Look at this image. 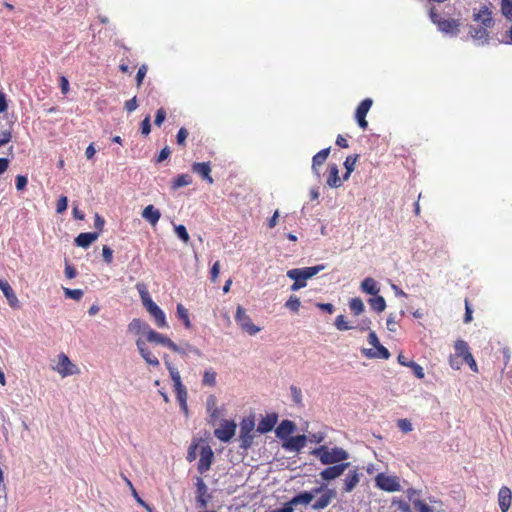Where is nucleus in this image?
I'll return each instance as SVG.
<instances>
[{"instance_id": "nucleus-19", "label": "nucleus", "mask_w": 512, "mask_h": 512, "mask_svg": "<svg viewBox=\"0 0 512 512\" xmlns=\"http://www.w3.org/2000/svg\"><path fill=\"white\" fill-rule=\"evenodd\" d=\"M296 430V424L288 419L282 420L275 429V435L277 438L285 441L289 438L292 433Z\"/></svg>"}, {"instance_id": "nucleus-10", "label": "nucleus", "mask_w": 512, "mask_h": 512, "mask_svg": "<svg viewBox=\"0 0 512 512\" xmlns=\"http://www.w3.org/2000/svg\"><path fill=\"white\" fill-rule=\"evenodd\" d=\"M214 461V452L209 445L202 446L200 449V459L197 470L200 474L207 472Z\"/></svg>"}, {"instance_id": "nucleus-62", "label": "nucleus", "mask_w": 512, "mask_h": 512, "mask_svg": "<svg viewBox=\"0 0 512 512\" xmlns=\"http://www.w3.org/2000/svg\"><path fill=\"white\" fill-rule=\"evenodd\" d=\"M170 154H171V150H170V148H169L168 146L164 147V148L160 151V153H159V155H158V157H157V159H156V162H157V163H161V162H163L164 160H166V159L169 157V155H170Z\"/></svg>"}, {"instance_id": "nucleus-29", "label": "nucleus", "mask_w": 512, "mask_h": 512, "mask_svg": "<svg viewBox=\"0 0 512 512\" xmlns=\"http://www.w3.org/2000/svg\"><path fill=\"white\" fill-rule=\"evenodd\" d=\"M142 217L152 226H155L161 217V213L153 205H148L143 209Z\"/></svg>"}, {"instance_id": "nucleus-22", "label": "nucleus", "mask_w": 512, "mask_h": 512, "mask_svg": "<svg viewBox=\"0 0 512 512\" xmlns=\"http://www.w3.org/2000/svg\"><path fill=\"white\" fill-rule=\"evenodd\" d=\"M512 492L507 486L500 488L498 492V504L501 512H507L511 506Z\"/></svg>"}, {"instance_id": "nucleus-25", "label": "nucleus", "mask_w": 512, "mask_h": 512, "mask_svg": "<svg viewBox=\"0 0 512 512\" xmlns=\"http://www.w3.org/2000/svg\"><path fill=\"white\" fill-rule=\"evenodd\" d=\"M75 365L70 361V359L64 354L59 355V362H58V372L62 376H69L74 374Z\"/></svg>"}, {"instance_id": "nucleus-54", "label": "nucleus", "mask_w": 512, "mask_h": 512, "mask_svg": "<svg viewBox=\"0 0 512 512\" xmlns=\"http://www.w3.org/2000/svg\"><path fill=\"white\" fill-rule=\"evenodd\" d=\"M397 323H398V320L396 319L395 314H393V313L389 314V316L387 317V321H386L387 329L391 332H395Z\"/></svg>"}, {"instance_id": "nucleus-2", "label": "nucleus", "mask_w": 512, "mask_h": 512, "mask_svg": "<svg viewBox=\"0 0 512 512\" xmlns=\"http://www.w3.org/2000/svg\"><path fill=\"white\" fill-rule=\"evenodd\" d=\"M325 269V265L320 264L316 266L303 267V268H293L287 271V277L291 280H294V283L291 285V291H298L306 286V281L311 279L319 272Z\"/></svg>"}, {"instance_id": "nucleus-37", "label": "nucleus", "mask_w": 512, "mask_h": 512, "mask_svg": "<svg viewBox=\"0 0 512 512\" xmlns=\"http://www.w3.org/2000/svg\"><path fill=\"white\" fill-rule=\"evenodd\" d=\"M454 349L457 357L466 358V355L471 354L467 342L464 340H457L454 344Z\"/></svg>"}, {"instance_id": "nucleus-1", "label": "nucleus", "mask_w": 512, "mask_h": 512, "mask_svg": "<svg viewBox=\"0 0 512 512\" xmlns=\"http://www.w3.org/2000/svg\"><path fill=\"white\" fill-rule=\"evenodd\" d=\"M311 454L317 457L323 465H333L345 463L349 458V453L341 447H333L328 449L327 446L321 445L314 448Z\"/></svg>"}, {"instance_id": "nucleus-42", "label": "nucleus", "mask_w": 512, "mask_h": 512, "mask_svg": "<svg viewBox=\"0 0 512 512\" xmlns=\"http://www.w3.org/2000/svg\"><path fill=\"white\" fill-rule=\"evenodd\" d=\"M175 234L177 237L182 240L184 243H187L190 239L188 231L186 227L182 224L175 225L174 227Z\"/></svg>"}, {"instance_id": "nucleus-41", "label": "nucleus", "mask_w": 512, "mask_h": 512, "mask_svg": "<svg viewBox=\"0 0 512 512\" xmlns=\"http://www.w3.org/2000/svg\"><path fill=\"white\" fill-rule=\"evenodd\" d=\"M501 13L506 19L512 20V0H501Z\"/></svg>"}, {"instance_id": "nucleus-32", "label": "nucleus", "mask_w": 512, "mask_h": 512, "mask_svg": "<svg viewBox=\"0 0 512 512\" xmlns=\"http://www.w3.org/2000/svg\"><path fill=\"white\" fill-rule=\"evenodd\" d=\"M329 153H330V147L322 149L321 151H319L317 154H315L313 156V159H312V170L317 175H319L317 167L321 166L326 161V159L329 156Z\"/></svg>"}, {"instance_id": "nucleus-23", "label": "nucleus", "mask_w": 512, "mask_h": 512, "mask_svg": "<svg viewBox=\"0 0 512 512\" xmlns=\"http://www.w3.org/2000/svg\"><path fill=\"white\" fill-rule=\"evenodd\" d=\"M0 290L3 292L5 298L7 299L9 305L12 308L19 307L18 298L14 290L6 280L0 279Z\"/></svg>"}, {"instance_id": "nucleus-47", "label": "nucleus", "mask_w": 512, "mask_h": 512, "mask_svg": "<svg viewBox=\"0 0 512 512\" xmlns=\"http://www.w3.org/2000/svg\"><path fill=\"white\" fill-rule=\"evenodd\" d=\"M181 347V352H178L179 354H182V355H187L189 353H192L196 356H201L202 355V352L200 349L190 345V344H185L184 346H180Z\"/></svg>"}, {"instance_id": "nucleus-48", "label": "nucleus", "mask_w": 512, "mask_h": 512, "mask_svg": "<svg viewBox=\"0 0 512 512\" xmlns=\"http://www.w3.org/2000/svg\"><path fill=\"white\" fill-rule=\"evenodd\" d=\"M290 391H291V397H292L293 402L297 405H301L302 404L301 389L296 386H291Z\"/></svg>"}, {"instance_id": "nucleus-45", "label": "nucleus", "mask_w": 512, "mask_h": 512, "mask_svg": "<svg viewBox=\"0 0 512 512\" xmlns=\"http://www.w3.org/2000/svg\"><path fill=\"white\" fill-rule=\"evenodd\" d=\"M127 481V484L131 487V490H132V495L134 497V499L136 500V502L141 505L142 507H144L148 512H152V507L147 504L140 496L139 494L137 493V491L134 489L132 483L129 481V480H126Z\"/></svg>"}, {"instance_id": "nucleus-26", "label": "nucleus", "mask_w": 512, "mask_h": 512, "mask_svg": "<svg viewBox=\"0 0 512 512\" xmlns=\"http://www.w3.org/2000/svg\"><path fill=\"white\" fill-rule=\"evenodd\" d=\"M152 328L149 324L141 319H133L128 325V331L134 334H145L146 337L149 335V331Z\"/></svg>"}, {"instance_id": "nucleus-18", "label": "nucleus", "mask_w": 512, "mask_h": 512, "mask_svg": "<svg viewBox=\"0 0 512 512\" xmlns=\"http://www.w3.org/2000/svg\"><path fill=\"white\" fill-rule=\"evenodd\" d=\"M137 349L141 355V357L145 360V362L153 367L159 366V360L157 357L148 349L146 342L141 338L136 340Z\"/></svg>"}, {"instance_id": "nucleus-49", "label": "nucleus", "mask_w": 512, "mask_h": 512, "mask_svg": "<svg viewBox=\"0 0 512 512\" xmlns=\"http://www.w3.org/2000/svg\"><path fill=\"white\" fill-rule=\"evenodd\" d=\"M413 505L418 510V512H434L427 503L420 499L413 500Z\"/></svg>"}, {"instance_id": "nucleus-5", "label": "nucleus", "mask_w": 512, "mask_h": 512, "mask_svg": "<svg viewBox=\"0 0 512 512\" xmlns=\"http://www.w3.org/2000/svg\"><path fill=\"white\" fill-rule=\"evenodd\" d=\"M492 8L493 5L489 1L481 4L479 8H474L472 14L473 20L480 23L482 25L481 27L492 28L495 25Z\"/></svg>"}, {"instance_id": "nucleus-3", "label": "nucleus", "mask_w": 512, "mask_h": 512, "mask_svg": "<svg viewBox=\"0 0 512 512\" xmlns=\"http://www.w3.org/2000/svg\"><path fill=\"white\" fill-rule=\"evenodd\" d=\"M430 19L433 24L437 25L439 31L444 34H447L451 37H455L459 33L460 21L456 19H445L442 18L436 11L432 8L429 13Z\"/></svg>"}, {"instance_id": "nucleus-58", "label": "nucleus", "mask_w": 512, "mask_h": 512, "mask_svg": "<svg viewBox=\"0 0 512 512\" xmlns=\"http://www.w3.org/2000/svg\"><path fill=\"white\" fill-rule=\"evenodd\" d=\"M166 118V111L163 108H160L156 112L154 124L156 126H161V124L164 122Z\"/></svg>"}, {"instance_id": "nucleus-16", "label": "nucleus", "mask_w": 512, "mask_h": 512, "mask_svg": "<svg viewBox=\"0 0 512 512\" xmlns=\"http://www.w3.org/2000/svg\"><path fill=\"white\" fill-rule=\"evenodd\" d=\"M372 99H364L357 107L355 112V118L360 128H367L368 122L366 121V115L372 106Z\"/></svg>"}, {"instance_id": "nucleus-20", "label": "nucleus", "mask_w": 512, "mask_h": 512, "mask_svg": "<svg viewBox=\"0 0 512 512\" xmlns=\"http://www.w3.org/2000/svg\"><path fill=\"white\" fill-rule=\"evenodd\" d=\"M191 170L209 184H213L214 180L211 177V166L209 162H194L191 166Z\"/></svg>"}, {"instance_id": "nucleus-60", "label": "nucleus", "mask_w": 512, "mask_h": 512, "mask_svg": "<svg viewBox=\"0 0 512 512\" xmlns=\"http://www.w3.org/2000/svg\"><path fill=\"white\" fill-rule=\"evenodd\" d=\"M393 505H397L401 512H411L410 505L403 500H394Z\"/></svg>"}, {"instance_id": "nucleus-30", "label": "nucleus", "mask_w": 512, "mask_h": 512, "mask_svg": "<svg viewBox=\"0 0 512 512\" xmlns=\"http://www.w3.org/2000/svg\"><path fill=\"white\" fill-rule=\"evenodd\" d=\"M312 500H313L312 493H310L309 491H301V492L297 493L296 495H294L289 501H290V504L294 507L299 504L308 505L311 503Z\"/></svg>"}, {"instance_id": "nucleus-34", "label": "nucleus", "mask_w": 512, "mask_h": 512, "mask_svg": "<svg viewBox=\"0 0 512 512\" xmlns=\"http://www.w3.org/2000/svg\"><path fill=\"white\" fill-rule=\"evenodd\" d=\"M176 315L187 329L191 328L192 324L189 318L188 310L181 303L177 304Z\"/></svg>"}, {"instance_id": "nucleus-64", "label": "nucleus", "mask_w": 512, "mask_h": 512, "mask_svg": "<svg viewBox=\"0 0 512 512\" xmlns=\"http://www.w3.org/2000/svg\"><path fill=\"white\" fill-rule=\"evenodd\" d=\"M271 512H294L293 506L290 504V501L283 504L282 507L276 508L272 510Z\"/></svg>"}, {"instance_id": "nucleus-8", "label": "nucleus", "mask_w": 512, "mask_h": 512, "mask_svg": "<svg viewBox=\"0 0 512 512\" xmlns=\"http://www.w3.org/2000/svg\"><path fill=\"white\" fill-rule=\"evenodd\" d=\"M375 482L378 488L387 492H396L401 490L399 480L396 476L379 473L375 477Z\"/></svg>"}, {"instance_id": "nucleus-27", "label": "nucleus", "mask_w": 512, "mask_h": 512, "mask_svg": "<svg viewBox=\"0 0 512 512\" xmlns=\"http://www.w3.org/2000/svg\"><path fill=\"white\" fill-rule=\"evenodd\" d=\"M360 481V474L357 469L349 470L344 479V487L343 490L346 493H349L355 489Z\"/></svg>"}, {"instance_id": "nucleus-35", "label": "nucleus", "mask_w": 512, "mask_h": 512, "mask_svg": "<svg viewBox=\"0 0 512 512\" xmlns=\"http://www.w3.org/2000/svg\"><path fill=\"white\" fill-rule=\"evenodd\" d=\"M192 183V178L188 174H179L173 179L172 189L176 190L184 186H188Z\"/></svg>"}, {"instance_id": "nucleus-33", "label": "nucleus", "mask_w": 512, "mask_h": 512, "mask_svg": "<svg viewBox=\"0 0 512 512\" xmlns=\"http://www.w3.org/2000/svg\"><path fill=\"white\" fill-rule=\"evenodd\" d=\"M369 305L371 306L372 310H374L377 313H381L386 309V301L384 297L380 295H374V297L370 298L368 300Z\"/></svg>"}, {"instance_id": "nucleus-7", "label": "nucleus", "mask_w": 512, "mask_h": 512, "mask_svg": "<svg viewBox=\"0 0 512 512\" xmlns=\"http://www.w3.org/2000/svg\"><path fill=\"white\" fill-rule=\"evenodd\" d=\"M237 424L234 420H222L219 427L214 430V436L221 442H229L236 433Z\"/></svg>"}, {"instance_id": "nucleus-28", "label": "nucleus", "mask_w": 512, "mask_h": 512, "mask_svg": "<svg viewBox=\"0 0 512 512\" xmlns=\"http://www.w3.org/2000/svg\"><path fill=\"white\" fill-rule=\"evenodd\" d=\"M360 289L368 295H377L380 292L379 283L372 277H366L360 284Z\"/></svg>"}, {"instance_id": "nucleus-44", "label": "nucleus", "mask_w": 512, "mask_h": 512, "mask_svg": "<svg viewBox=\"0 0 512 512\" xmlns=\"http://www.w3.org/2000/svg\"><path fill=\"white\" fill-rule=\"evenodd\" d=\"M300 305H301L300 299L295 295H291L285 303V307L293 312H298Z\"/></svg>"}, {"instance_id": "nucleus-57", "label": "nucleus", "mask_w": 512, "mask_h": 512, "mask_svg": "<svg viewBox=\"0 0 512 512\" xmlns=\"http://www.w3.org/2000/svg\"><path fill=\"white\" fill-rule=\"evenodd\" d=\"M197 448H198V445L196 443H193L189 446L188 451H187V457H186L188 462H193L196 459Z\"/></svg>"}, {"instance_id": "nucleus-38", "label": "nucleus", "mask_w": 512, "mask_h": 512, "mask_svg": "<svg viewBox=\"0 0 512 512\" xmlns=\"http://www.w3.org/2000/svg\"><path fill=\"white\" fill-rule=\"evenodd\" d=\"M216 376L217 374L212 368L206 369L203 373V385L214 387L216 385Z\"/></svg>"}, {"instance_id": "nucleus-51", "label": "nucleus", "mask_w": 512, "mask_h": 512, "mask_svg": "<svg viewBox=\"0 0 512 512\" xmlns=\"http://www.w3.org/2000/svg\"><path fill=\"white\" fill-rule=\"evenodd\" d=\"M27 183H28L27 176H25V175H17L16 176V178H15V185H16V189L18 191L24 190L25 187L27 186Z\"/></svg>"}, {"instance_id": "nucleus-40", "label": "nucleus", "mask_w": 512, "mask_h": 512, "mask_svg": "<svg viewBox=\"0 0 512 512\" xmlns=\"http://www.w3.org/2000/svg\"><path fill=\"white\" fill-rule=\"evenodd\" d=\"M334 325L339 331H347L356 328L355 326L349 325L344 315H338L335 319Z\"/></svg>"}, {"instance_id": "nucleus-55", "label": "nucleus", "mask_w": 512, "mask_h": 512, "mask_svg": "<svg viewBox=\"0 0 512 512\" xmlns=\"http://www.w3.org/2000/svg\"><path fill=\"white\" fill-rule=\"evenodd\" d=\"M357 161V156H348L344 162V167L348 173H352Z\"/></svg>"}, {"instance_id": "nucleus-46", "label": "nucleus", "mask_w": 512, "mask_h": 512, "mask_svg": "<svg viewBox=\"0 0 512 512\" xmlns=\"http://www.w3.org/2000/svg\"><path fill=\"white\" fill-rule=\"evenodd\" d=\"M64 294L67 298L79 301L83 296V291L81 289L64 288Z\"/></svg>"}, {"instance_id": "nucleus-61", "label": "nucleus", "mask_w": 512, "mask_h": 512, "mask_svg": "<svg viewBox=\"0 0 512 512\" xmlns=\"http://www.w3.org/2000/svg\"><path fill=\"white\" fill-rule=\"evenodd\" d=\"M104 224V218L96 213L94 217V227L98 230L97 232L100 233L103 230Z\"/></svg>"}, {"instance_id": "nucleus-15", "label": "nucleus", "mask_w": 512, "mask_h": 512, "mask_svg": "<svg viewBox=\"0 0 512 512\" xmlns=\"http://www.w3.org/2000/svg\"><path fill=\"white\" fill-rule=\"evenodd\" d=\"M488 29L489 28L486 27H475L470 25L468 35L473 39L477 46H483L488 44L490 40Z\"/></svg>"}, {"instance_id": "nucleus-36", "label": "nucleus", "mask_w": 512, "mask_h": 512, "mask_svg": "<svg viewBox=\"0 0 512 512\" xmlns=\"http://www.w3.org/2000/svg\"><path fill=\"white\" fill-rule=\"evenodd\" d=\"M349 308L355 316L362 314L365 310L364 303L359 297L352 298L349 301Z\"/></svg>"}, {"instance_id": "nucleus-53", "label": "nucleus", "mask_w": 512, "mask_h": 512, "mask_svg": "<svg viewBox=\"0 0 512 512\" xmlns=\"http://www.w3.org/2000/svg\"><path fill=\"white\" fill-rule=\"evenodd\" d=\"M398 428L404 433H408L413 429L412 423L408 419L398 420Z\"/></svg>"}, {"instance_id": "nucleus-21", "label": "nucleus", "mask_w": 512, "mask_h": 512, "mask_svg": "<svg viewBox=\"0 0 512 512\" xmlns=\"http://www.w3.org/2000/svg\"><path fill=\"white\" fill-rule=\"evenodd\" d=\"M336 496L334 489H326L324 493L311 505V508L316 511L324 510L332 502Z\"/></svg>"}, {"instance_id": "nucleus-17", "label": "nucleus", "mask_w": 512, "mask_h": 512, "mask_svg": "<svg viewBox=\"0 0 512 512\" xmlns=\"http://www.w3.org/2000/svg\"><path fill=\"white\" fill-rule=\"evenodd\" d=\"M278 414L275 412L269 413L262 417L257 425V432L260 434H266L272 431L278 422Z\"/></svg>"}, {"instance_id": "nucleus-59", "label": "nucleus", "mask_w": 512, "mask_h": 512, "mask_svg": "<svg viewBox=\"0 0 512 512\" xmlns=\"http://www.w3.org/2000/svg\"><path fill=\"white\" fill-rule=\"evenodd\" d=\"M219 273H220V263H219V261H216L212 265L211 270H210V276H211V280L213 282L217 280Z\"/></svg>"}, {"instance_id": "nucleus-52", "label": "nucleus", "mask_w": 512, "mask_h": 512, "mask_svg": "<svg viewBox=\"0 0 512 512\" xmlns=\"http://www.w3.org/2000/svg\"><path fill=\"white\" fill-rule=\"evenodd\" d=\"M68 206V198L66 196H60L56 205V212L61 214L66 211Z\"/></svg>"}, {"instance_id": "nucleus-50", "label": "nucleus", "mask_w": 512, "mask_h": 512, "mask_svg": "<svg viewBox=\"0 0 512 512\" xmlns=\"http://www.w3.org/2000/svg\"><path fill=\"white\" fill-rule=\"evenodd\" d=\"M409 368L412 369L415 377H417L418 379L424 378V376H425L424 370L419 364H417L414 361H409Z\"/></svg>"}, {"instance_id": "nucleus-6", "label": "nucleus", "mask_w": 512, "mask_h": 512, "mask_svg": "<svg viewBox=\"0 0 512 512\" xmlns=\"http://www.w3.org/2000/svg\"><path fill=\"white\" fill-rule=\"evenodd\" d=\"M368 342L371 346L374 347V349H363V353L368 358H379L387 360L390 357L389 350L380 343L378 336L374 331L369 333Z\"/></svg>"}, {"instance_id": "nucleus-63", "label": "nucleus", "mask_w": 512, "mask_h": 512, "mask_svg": "<svg viewBox=\"0 0 512 512\" xmlns=\"http://www.w3.org/2000/svg\"><path fill=\"white\" fill-rule=\"evenodd\" d=\"M308 437V440L311 442V443H321L324 438H325V435L321 432H317V433H312L310 434Z\"/></svg>"}, {"instance_id": "nucleus-14", "label": "nucleus", "mask_w": 512, "mask_h": 512, "mask_svg": "<svg viewBox=\"0 0 512 512\" xmlns=\"http://www.w3.org/2000/svg\"><path fill=\"white\" fill-rule=\"evenodd\" d=\"M147 341L148 342H154V343H159L169 349H171L173 352H181V347L179 345H177L176 343H174L170 338H168L167 336L159 333V332H156L155 330H151L149 331V335L147 336Z\"/></svg>"}, {"instance_id": "nucleus-56", "label": "nucleus", "mask_w": 512, "mask_h": 512, "mask_svg": "<svg viewBox=\"0 0 512 512\" xmlns=\"http://www.w3.org/2000/svg\"><path fill=\"white\" fill-rule=\"evenodd\" d=\"M103 259L107 264H110L113 260V250L109 246H103L102 248Z\"/></svg>"}, {"instance_id": "nucleus-11", "label": "nucleus", "mask_w": 512, "mask_h": 512, "mask_svg": "<svg viewBox=\"0 0 512 512\" xmlns=\"http://www.w3.org/2000/svg\"><path fill=\"white\" fill-rule=\"evenodd\" d=\"M350 463H340L329 465V467L323 469L320 472V477L324 481H332L338 477H340L346 469H348Z\"/></svg>"}, {"instance_id": "nucleus-39", "label": "nucleus", "mask_w": 512, "mask_h": 512, "mask_svg": "<svg viewBox=\"0 0 512 512\" xmlns=\"http://www.w3.org/2000/svg\"><path fill=\"white\" fill-rule=\"evenodd\" d=\"M195 487L197 497L211 496V494L208 493L207 485L201 477H195Z\"/></svg>"}, {"instance_id": "nucleus-12", "label": "nucleus", "mask_w": 512, "mask_h": 512, "mask_svg": "<svg viewBox=\"0 0 512 512\" xmlns=\"http://www.w3.org/2000/svg\"><path fill=\"white\" fill-rule=\"evenodd\" d=\"M147 312L154 318L156 325L159 328H164L167 326L166 316L163 310L153 301H146V304L143 305Z\"/></svg>"}, {"instance_id": "nucleus-24", "label": "nucleus", "mask_w": 512, "mask_h": 512, "mask_svg": "<svg viewBox=\"0 0 512 512\" xmlns=\"http://www.w3.org/2000/svg\"><path fill=\"white\" fill-rule=\"evenodd\" d=\"M99 237V232H82L74 240L75 245L81 248H88Z\"/></svg>"}, {"instance_id": "nucleus-9", "label": "nucleus", "mask_w": 512, "mask_h": 512, "mask_svg": "<svg viewBox=\"0 0 512 512\" xmlns=\"http://www.w3.org/2000/svg\"><path fill=\"white\" fill-rule=\"evenodd\" d=\"M235 320L250 335H255L260 331V328L253 324L251 318L246 314L245 310L238 306L235 314Z\"/></svg>"}, {"instance_id": "nucleus-43", "label": "nucleus", "mask_w": 512, "mask_h": 512, "mask_svg": "<svg viewBox=\"0 0 512 512\" xmlns=\"http://www.w3.org/2000/svg\"><path fill=\"white\" fill-rule=\"evenodd\" d=\"M136 289L140 295V298H141V301H142V304H146V301H151L152 298L145 286V284L143 283H137L136 284Z\"/></svg>"}, {"instance_id": "nucleus-31", "label": "nucleus", "mask_w": 512, "mask_h": 512, "mask_svg": "<svg viewBox=\"0 0 512 512\" xmlns=\"http://www.w3.org/2000/svg\"><path fill=\"white\" fill-rule=\"evenodd\" d=\"M327 185L331 188H338L342 185V181L339 177V169L336 164L329 166Z\"/></svg>"}, {"instance_id": "nucleus-4", "label": "nucleus", "mask_w": 512, "mask_h": 512, "mask_svg": "<svg viewBox=\"0 0 512 512\" xmlns=\"http://www.w3.org/2000/svg\"><path fill=\"white\" fill-rule=\"evenodd\" d=\"M255 429V420L252 416L245 417L240 422L239 447L244 451L248 450L253 444V431Z\"/></svg>"}, {"instance_id": "nucleus-13", "label": "nucleus", "mask_w": 512, "mask_h": 512, "mask_svg": "<svg viewBox=\"0 0 512 512\" xmlns=\"http://www.w3.org/2000/svg\"><path fill=\"white\" fill-rule=\"evenodd\" d=\"M308 437L305 434L290 436L282 443V448L289 452H300L306 445Z\"/></svg>"}]
</instances>
